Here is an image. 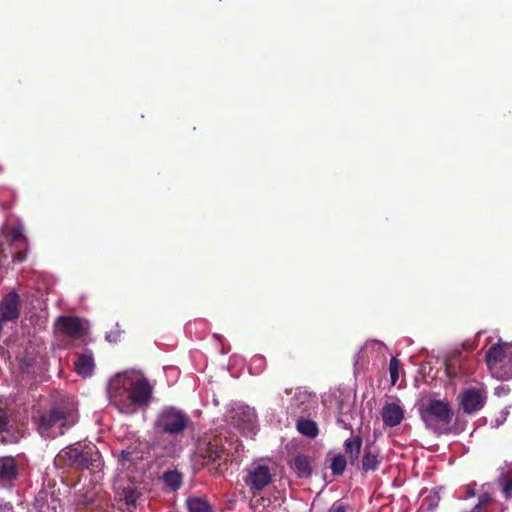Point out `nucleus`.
<instances>
[{
  "instance_id": "obj_1",
  "label": "nucleus",
  "mask_w": 512,
  "mask_h": 512,
  "mask_svg": "<svg viewBox=\"0 0 512 512\" xmlns=\"http://www.w3.org/2000/svg\"><path fill=\"white\" fill-rule=\"evenodd\" d=\"M154 385L140 372L127 370L110 378L107 393L110 404L121 414L133 415L152 402Z\"/></svg>"
},
{
  "instance_id": "obj_2",
  "label": "nucleus",
  "mask_w": 512,
  "mask_h": 512,
  "mask_svg": "<svg viewBox=\"0 0 512 512\" xmlns=\"http://www.w3.org/2000/svg\"><path fill=\"white\" fill-rule=\"evenodd\" d=\"M227 421L229 424L227 433L231 440L227 436L216 435L209 441H204L198 447V452L202 458L218 466L227 461L230 454V448L226 447V444L229 447L234 445L233 437L236 436V433L232 429L247 438H252L257 433L256 413L249 406L237 405L233 407L228 412Z\"/></svg>"
},
{
  "instance_id": "obj_3",
  "label": "nucleus",
  "mask_w": 512,
  "mask_h": 512,
  "mask_svg": "<svg viewBox=\"0 0 512 512\" xmlns=\"http://www.w3.org/2000/svg\"><path fill=\"white\" fill-rule=\"evenodd\" d=\"M77 421V403L73 396L57 400L49 411L43 413L38 422L41 436L55 438L63 435Z\"/></svg>"
},
{
  "instance_id": "obj_4",
  "label": "nucleus",
  "mask_w": 512,
  "mask_h": 512,
  "mask_svg": "<svg viewBox=\"0 0 512 512\" xmlns=\"http://www.w3.org/2000/svg\"><path fill=\"white\" fill-rule=\"evenodd\" d=\"M419 413L426 427L436 433L445 432L452 420L451 406L445 399L428 398L421 401Z\"/></svg>"
},
{
  "instance_id": "obj_5",
  "label": "nucleus",
  "mask_w": 512,
  "mask_h": 512,
  "mask_svg": "<svg viewBox=\"0 0 512 512\" xmlns=\"http://www.w3.org/2000/svg\"><path fill=\"white\" fill-rule=\"evenodd\" d=\"M189 424L190 417L184 410L173 405H165L157 412L153 427L160 434L178 437Z\"/></svg>"
},
{
  "instance_id": "obj_6",
  "label": "nucleus",
  "mask_w": 512,
  "mask_h": 512,
  "mask_svg": "<svg viewBox=\"0 0 512 512\" xmlns=\"http://www.w3.org/2000/svg\"><path fill=\"white\" fill-rule=\"evenodd\" d=\"M486 363L494 378L512 379V344L499 342L491 346L486 353Z\"/></svg>"
},
{
  "instance_id": "obj_7",
  "label": "nucleus",
  "mask_w": 512,
  "mask_h": 512,
  "mask_svg": "<svg viewBox=\"0 0 512 512\" xmlns=\"http://www.w3.org/2000/svg\"><path fill=\"white\" fill-rule=\"evenodd\" d=\"M99 459L100 454L96 446L75 444L61 450L56 457V462H64L76 468H89L98 467Z\"/></svg>"
},
{
  "instance_id": "obj_8",
  "label": "nucleus",
  "mask_w": 512,
  "mask_h": 512,
  "mask_svg": "<svg viewBox=\"0 0 512 512\" xmlns=\"http://www.w3.org/2000/svg\"><path fill=\"white\" fill-rule=\"evenodd\" d=\"M114 490L119 499L124 501L127 506L135 505L140 496L138 486L125 473L118 474L114 481Z\"/></svg>"
},
{
  "instance_id": "obj_9",
  "label": "nucleus",
  "mask_w": 512,
  "mask_h": 512,
  "mask_svg": "<svg viewBox=\"0 0 512 512\" xmlns=\"http://www.w3.org/2000/svg\"><path fill=\"white\" fill-rule=\"evenodd\" d=\"M55 327L68 337L80 338L87 332L89 325L86 320L78 317L60 316L55 322Z\"/></svg>"
},
{
  "instance_id": "obj_10",
  "label": "nucleus",
  "mask_w": 512,
  "mask_h": 512,
  "mask_svg": "<svg viewBox=\"0 0 512 512\" xmlns=\"http://www.w3.org/2000/svg\"><path fill=\"white\" fill-rule=\"evenodd\" d=\"M485 400V393L479 388H467L459 396L461 408L469 414L480 410Z\"/></svg>"
},
{
  "instance_id": "obj_11",
  "label": "nucleus",
  "mask_w": 512,
  "mask_h": 512,
  "mask_svg": "<svg viewBox=\"0 0 512 512\" xmlns=\"http://www.w3.org/2000/svg\"><path fill=\"white\" fill-rule=\"evenodd\" d=\"M19 476V465L11 456L0 457V487H13Z\"/></svg>"
},
{
  "instance_id": "obj_12",
  "label": "nucleus",
  "mask_w": 512,
  "mask_h": 512,
  "mask_svg": "<svg viewBox=\"0 0 512 512\" xmlns=\"http://www.w3.org/2000/svg\"><path fill=\"white\" fill-rule=\"evenodd\" d=\"M272 480V474L267 466L253 464L249 469L247 485L255 490H261Z\"/></svg>"
},
{
  "instance_id": "obj_13",
  "label": "nucleus",
  "mask_w": 512,
  "mask_h": 512,
  "mask_svg": "<svg viewBox=\"0 0 512 512\" xmlns=\"http://www.w3.org/2000/svg\"><path fill=\"white\" fill-rule=\"evenodd\" d=\"M381 417L387 427L399 425L404 418V409L400 401L386 403L382 408Z\"/></svg>"
},
{
  "instance_id": "obj_14",
  "label": "nucleus",
  "mask_w": 512,
  "mask_h": 512,
  "mask_svg": "<svg viewBox=\"0 0 512 512\" xmlns=\"http://www.w3.org/2000/svg\"><path fill=\"white\" fill-rule=\"evenodd\" d=\"M74 368L78 375L83 378L90 377L95 369L94 355L91 351L78 354L74 360Z\"/></svg>"
},
{
  "instance_id": "obj_15",
  "label": "nucleus",
  "mask_w": 512,
  "mask_h": 512,
  "mask_svg": "<svg viewBox=\"0 0 512 512\" xmlns=\"http://www.w3.org/2000/svg\"><path fill=\"white\" fill-rule=\"evenodd\" d=\"M5 240L9 246L22 251L27 246V238L24 234V227L22 224L12 225L7 229Z\"/></svg>"
},
{
  "instance_id": "obj_16",
  "label": "nucleus",
  "mask_w": 512,
  "mask_h": 512,
  "mask_svg": "<svg viewBox=\"0 0 512 512\" xmlns=\"http://www.w3.org/2000/svg\"><path fill=\"white\" fill-rule=\"evenodd\" d=\"M8 257L12 258L13 263H20L24 261L25 253L9 246V243L5 240V243H0V268L4 266V260Z\"/></svg>"
},
{
  "instance_id": "obj_17",
  "label": "nucleus",
  "mask_w": 512,
  "mask_h": 512,
  "mask_svg": "<svg viewBox=\"0 0 512 512\" xmlns=\"http://www.w3.org/2000/svg\"><path fill=\"white\" fill-rule=\"evenodd\" d=\"M352 406L348 402H341L338 406L337 423L343 429H352Z\"/></svg>"
},
{
  "instance_id": "obj_18",
  "label": "nucleus",
  "mask_w": 512,
  "mask_h": 512,
  "mask_svg": "<svg viewBox=\"0 0 512 512\" xmlns=\"http://www.w3.org/2000/svg\"><path fill=\"white\" fill-rule=\"evenodd\" d=\"M291 468L298 477L304 478L311 474L310 460L305 455H297L291 461Z\"/></svg>"
},
{
  "instance_id": "obj_19",
  "label": "nucleus",
  "mask_w": 512,
  "mask_h": 512,
  "mask_svg": "<svg viewBox=\"0 0 512 512\" xmlns=\"http://www.w3.org/2000/svg\"><path fill=\"white\" fill-rule=\"evenodd\" d=\"M381 463V457L376 449H366L362 459V468L365 472L375 471Z\"/></svg>"
},
{
  "instance_id": "obj_20",
  "label": "nucleus",
  "mask_w": 512,
  "mask_h": 512,
  "mask_svg": "<svg viewBox=\"0 0 512 512\" xmlns=\"http://www.w3.org/2000/svg\"><path fill=\"white\" fill-rule=\"evenodd\" d=\"M362 446V439L359 436L348 438L344 442L345 453L348 455L350 461L354 463L360 454Z\"/></svg>"
},
{
  "instance_id": "obj_21",
  "label": "nucleus",
  "mask_w": 512,
  "mask_h": 512,
  "mask_svg": "<svg viewBox=\"0 0 512 512\" xmlns=\"http://www.w3.org/2000/svg\"><path fill=\"white\" fill-rule=\"evenodd\" d=\"M287 394H292L290 398V406L292 409L300 408L302 405L308 403L311 398V394L304 389L296 388L295 390L287 391Z\"/></svg>"
},
{
  "instance_id": "obj_22",
  "label": "nucleus",
  "mask_w": 512,
  "mask_h": 512,
  "mask_svg": "<svg viewBox=\"0 0 512 512\" xmlns=\"http://www.w3.org/2000/svg\"><path fill=\"white\" fill-rule=\"evenodd\" d=\"M297 430L304 436L314 438L318 434L316 423L309 419H299L297 422Z\"/></svg>"
},
{
  "instance_id": "obj_23",
  "label": "nucleus",
  "mask_w": 512,
  "mask_h": 512,
  "mask_svg": "<svg viewBox=\"0 0 512 512\" xmlns=\"http://www.w3.org/2000/svg\"><path fill=\"white\" fill-rule=\"evenodd\" d=\"M163 481L166 484V486L171 488V490L175 491L178 488H180L182 484V476L178 471H167L163 475Z\"/></svg>"
},
{
  "instance_id": "obj_24",
  "label": "nucleus",
  "mask_w": 512,
  "mask_h": 512,
  "mask_svg": "<svg viewBox=\"0 0 512 512\" xmlns=\"http://www.w3.org/2000/svg\"><path fill=\"white\" fill-rule=\"evenodd\" d=\"M346 465H347V460H346L345 456H343L341 454H337L332 457L330 468L334 475H341L344 472Z\"/></svg>"
},
{
  "instance_id": "obj_25",
  "label": "nucleus",
  "mask_w": 512,
  "mask_h": 512,
  "mask_svg": "<svg viewBox=\"0 0 512 512\" xmlns=\"http://www.w3.org/2000/svg\"><path fill=\"white\" fill-rule=\"evenodd\" d=\"M187 505L189 512H211L209 504L200 498L189 499Z\"/></svg>"
},
{
  "instance_id": "obj_26",
  "label": "nucleus",
  "mask_w": 512,
  "mask_h": 512,
  "mask_svg": "<svg viewBox=\"0 0 512 512\" xmlns=\"http://www.w3.org/2000/svg\"><path fill=\"white\" fill-rule=\"evenodd\" d=\"M440 501V496L437 491H432L430 494L423 500V505H426L428 509H434L438 506Z\"/></svg>"
},
{
  "instance_id": "obj_27",
  "label": "nucleus",
  "mask_w": 512,
  "mask_h": 512,
  "mask_svg": "<svg viewBox=\"0 0 512 512\" xmlns=\"http://www.w3.org/2000/svg\"><path fill=\"white\" fill-rule=\"evenodd\" d=\"M399 366H400V362L398 361V359L392 358L390 360L389 372H390L391 382L393 385L396 384V382L398 380Z\"/></svg>"
},
{
  "instance_id": "obj_28",
  "label": "nucleus",
  "mask_w": 512,
  "mask_h": 512,
  "mask_svg": "<svg viewBox=\"0 0 512 512\" xmlns=\"http://www.w3.org/2000/svg\"><path fill=\"white\" fill-rule=\"evenodd\" d=\"M386 349V346L378 340H371L365 345V350H373L381 354L384 353Z\"/></svg>"
},
{
  "instance_id": "obj_29",
  "label": "nucleus",
  "mask_w": 512,
  "mask_h": 512,
  "mask_svg": "<svg viewBox=\"0 0 512 512\" xmlns=\"http://www.w3.org/2000/svg\"><path fill=\"white\" fill-rule=\"evenodd\" d=\"M131 461H132V454L128 451L123 450L121 452V458L119 460L121 469L128 470L130 468Z\"/></svg>"
},
{
  "instance_id": "obj_30",
  "label": "nucleus",
  "mask_w": 512,
  "mask_h": 512,
  "mask_svg": "<svg viewBox=\"0 0 512 512\" xmlns=\"http://www.w3.org/2000/svg\"><path fill=\"white\" fill-rule=\"evenodd\" d=\"M94 495H77L75 502L81 505H89L93 502Z\"/></svg>"
},
{
  "instance_id": "obj_31",
  "label": "nucleus",
  "mask_w": 512,
  "mask_h": 512,
  "mask_svg": "<svg viewBox=\"0 0 512 512\" xmlns=\"http://www.w3.org/2000/svg\"><path fill=\"white\" fill-rule=\"evenodd\" d=\"M508 414H509V409H508V407H505L500 412L499 416L495 419V427H499L500 425H502L506 421Z\"/></svg>"
},
{
  "instance_id": "obj_32",
  "label": "nucleus",
  "mask_w": 512,
  "mask_h": 512,
  "mask_svg": "<svg viewBox=\"0 0 512 512\" xmlns=\"http://www.w3.org/2000/svg\"><path fill=\"white\" fill-rule=\"evenodd\" d=\"M8 425L7 413L0 409V432L4 431Z\"/></svg>"
},
{
  "instance_id": "obj_33",
  "label": "nucleus",
  "mask_w": 512,
  "mask_h": 512,
  "mask_svg": "<svg viewBox=\"0 0 512 512\" xmlns=\"http://www.w3.org/2000/svg\"><path fill=\"white\" fill-rule=\"evenodd\" d=\"M328 512H346V507L341 502H335L328 510Z\"/></svg>"
},
{
  "instance_id": "obj_34",
  "label": "nucleus",
  "mask_w": 512,
  "mask_h": 512,
  "mask_svg": "<svg viewBox=\"0 0 512 512\" xmlns=\"http://www.w3.org/2000/svg\"><path fill=\"white\" fill-rule=\"evenodd\" d=\"M262 362H263L262 357L257 356V357H255V358H253V360H252V365H253L255 368H258V367L260 368V365L262 364Z\"/></svg>"
},
{
  "instance_id": "obj_35",
  "label": "nucleus",
  "mask_w": 512,
  "mask_h": 512,
  "mask_svg": "<svg viewBox=\"0 0 512 512\" xmlns=\"http://www.w3.org/2000/svg\"><path fill=\"white\" fill-rule=\"evenodd\" d=\"M118 339V335L114 334V333H108L106 334V340L109 341V342H116Z\"/></svg>"
},
{
  "instance_id": "obj_36",
  "label": "nucleus",
  "mask_w": 512,
  "mask_h": 512,
  "mask_svg": "<svg viewBox=\"0 0 512 512\" xmlns=\"http://www.w3.org/2000/svg\"><path fill=\"white\" fill-rule=\"evenodd\" d=\"M512 492V484L511 483H508L505 487H504V493L505 495L508 497L510 496Z\"/></svg>"
},
{
  "instance_id": "obj_37",
  "label": "nucleus",
  "mask_w": 512,
  "mask_h": 512,
  "mask_svg": "<svg viewBox=\"0 0 512 512\" xmlns=\"http://www.w3.org/2000/svg\"><path fill=\"white\" fill-rule=\"evenodd\" d=\"M467 496L468 497H474L475 496V491H474V488L472 486H469L467 488Z\"/></svg>"
},
{
  "instance_id": "obj_38",
  "label": "nucleus",
  "mask_w": 512,
  "mask_h": 512,
  "mask_svg": "<svg viewBox=\"0 0 512 512\" xmlns=\"http://www.w3.org/2000/svg\"><path fill=\"white\" fill-rule=\"evenodd\" d=\"M484 501L481 500L474 508L471 512H480V506L482 505Z\"/></svg>"
},
{
  "instance_id": "obj_39",
  "label": "nucleus",
  "mask_w": 512,
  "mask_h": 512,
  "mask_svg": "<svg viewBox=\"0 0 512 512\" xmlns=\"http://www.w3.org/2000/svg\"><path fill=\"white\" fill-rule=\"evenodd\" d=\"M508 365H509V364H508L505 360H504V361H503V360L501 361V366H502V368H503V369H504V368H506Z\"/></svg>"
}]
</instances>
